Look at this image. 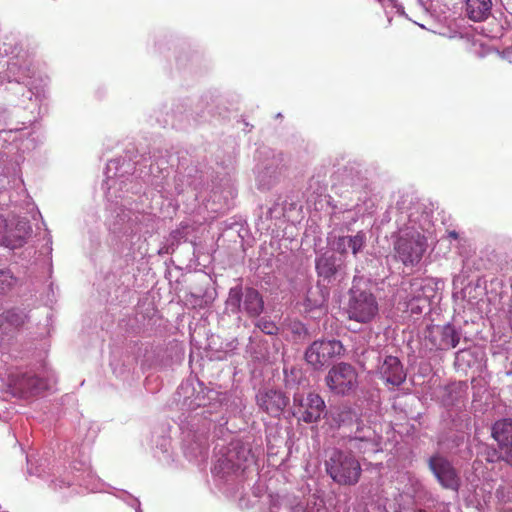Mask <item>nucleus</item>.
Returning <instances> with one entry per match:
<instances>
[{
  "label": "nucleus",
  "instance_id": "28",
  "mask_svg": "<svg viewBox=\"0 0 512 512\" xmlns=\"http://www.w3.org/2000/svg\"><path fill=\"white\" fill-rule=\"evenodd\" d=\"M238 347L237 340H231L226 343L225 348L218 351V356L216 357L218 360L226 359L229 355H231Z\"/></svg>",
  "mask_w": 512,
  "mask_h": 512
},
{
  "label": "nucleus",
  "instance_id": "9",
  "mask_svg": "<svg viewBox=\"0 0 512 512\" xmlns=\"http://www.w3.org/2000/svg\"><path fill=\"white\" fill-rule=\"evenodd\" d=\"M343 350V345L339 340H317L307 348L305 359L315 369H320L333 358L340 356Z\"/></svg>",
  "mask_w": 512,
  "mask_h": 512
},
{
  "label": "nucleus",
  "instance_id": "21",
  "mask_svg": "<svg viewBox=\"0 0 512 512\" xmlns=\"http://www.w3.org/2000/svg\"><path fill=\"white\" fill-rule=\"evenodd\" d=\"M435 332L440 336L439 343L435 344L437 349L448 350L458 345L460 334L454 326L447 324L443 327H438Z\"/></svg>",
  "mask_w": 512,
  "mask_h": 512
},
{
  "label": "nucleus",
  "instance_id": "6",
  "mask_svg": "<svg viewBox=\"0 0 512 512\" xmlns=\"http://www.w3.org/2000/svg\"><path fill=\"white\" fill-rule=\"evenodd\" d=\"M325 408L324 400L316 393L310 392L307 395L296 393L293 397V416L307 424L318 422Z\"/></svg>",
  "mask_w": 512,
  "mask_h": 512
},
{
  "label": "nucleus",
  "instance_id": "32",
  "mask_svg": "<svg viewBox=\"0 0 512 512\" xmlns=\"http://www.w3.org/2000/svg\"><path fill=\"white\" fill-rule=\"evenodd\" d=\"M113 230H114V232H120L123 230V228L121 227L120 223H114Z\"/></svg>",
  "mask_w": 512,
  "mask_h": 512
},
{
  "label": "nucleus",
  "instance_id": "30",
  "mask_svg": "<svg viewBox=\"0 0 512 512\" xmlns=\"http://www.w3.org/2000/svg\"><path fill=\"white\" fill-rule=\"evenodd\" d=\"M131 506L135 507L136 512H142L141 507H140V502L138 499H136V498L131 499Z\"/></svg>",
  "mask_w": 512,
  "mask_h": 512
},
{
  "label": "nucleus",
  "instance_id": "33",
  "mask_svg": "<svg viewBox=\"0 0 512 512\" xmlns=\"http://www.w3.org/2000/svg\"><path fill=\"white\" fill-rule=\"evenodd\" d=\"M448 236L452 239H457L458 238V233L456 231H450L448 233Z\"/></svg>",
  "mask_w": 512,
  "mask_h": 512
},
{
  "label": "nucleus",
  "instance_id": "19",
  "mask_svg": "<svg viewBox=\"0 0 512 512\" xmlns=\"http://www.w3.org/2000/svg\"><path fill=\"white\" fill-rule=\"evenodd\" d=\"M350 446L363 453L377 452L378 441L375 431L369 427H357L353 438L350 439Z\"/></svg>",
  "mask_w": 512,
  "mask_h": 512
},
{
  "label": "nucleus",
  "instance_id": "36",
  "mask_svg": "<svg viewBox=\"0 0 512 512\" xmlns=\"http://www.w3.org/2000/svg\"><path fill=\"white\" fill-rule=\"evenodd\" d=\"M125 215L123 217H120V221H124Z\"/></svg>",
  "mask_w": 512,
  "mask_h": 512
},
{
  "label": "nucleus",
  "instance_id": "22",
  "mask_svg": "<svg viewBox=\"0 0 512 512\" xmlns=\"http://www.w3.org/2000/svg\"><path fill=\"white\" fill-rule=\"evenodd\" d=\"M288 512H335V508L331 502L327 504L323 499H315L312 505L308 503L305 507L298 504Z\"/></svg>",
  "mask_w": 512,
  "mask_h": 512
},
{
  "label": "nucleus",
  "instance_id": "1",
  "mask_svg": "<svg viewBox=\"0 0 512 512\" xmlns=\"http://www.w3.org/2000/svg\"><path fill=\"white\" fill-rule=\"evenodd\" d=\"M407 217L408 223L400 228L393 248L397 260L405 266L413 267L421 261L427 249V238L422 231L430 220L429 214L422 212L419 205L410 208Z\"/></svg>",
  "mask_w": 512,
  "mask_h": 512
},
{
  "label": "nucleus",
  "instance_id": "8",
  "mask_svg": "<svg viewBox=\"0 0 512 512\" xmlns=\"http://www.w3.org/2000/svg\"><path fill=\"white\" fill-rule=\"evenodd\" d=\"M326 384L337 395H348L357 386V372L347 363L334 365L326 375Z\"/></svg>",
  "mask_w": 512,
  "mask_h": 512
},
{
  "label": "nucleus",
  "instance_id": "24",
  "mask_svg": "<svg viewBox=\"0 0 512 512\" xmlns=\"http://www.w3.org/2000/svg\"><path fill=\"white\" fill-rule=\"evenodd\" d=\"M80 466L81 467L78 468L76 466V464L73 465V469L74 470H76V471L83 470L80 475H76L75 476V478L73 480V483H77L79 485H87L86 476L87 477L91 476V471H90V468H89V463L84 461V462L80 463Z\"/></svg>",
  "mask_w": 512,
  "mask_h": 512
},
{
  "label": "nucleus",
  "instance_id": "7",
  "mask_svg": "<svg viewBox=\"0 0 512 512\" xmlns=\"http://www.w3.org/2000/svg\"><path fill=\"white\" fill-rule=\"evenodd\" d=\"M260 154L264 155V159L258 163L256 168L257 186L261 190H269L279 179L283 157L269 149L260 151Z\"/></svg>",
  "mask_w": 512,
  "mask_h": 512
},
{
  "label": "nucleus",
  "instance_id": "16",
  "mask_svg": "<svg viewBox=\"0 0 512 512\" xmlns=\"http://www.w3.org/2000/svg\"><path fill=\"white\" fill-rule=\"evenodd\" d=\"M378 372L386 383L393 386L401 385L406 379V372L400 360L395 356H385L378 365Z\"/></svg>",
  "mask_w": 512,
  "mask_h": 512
},
{
  "label": "nucleus",
  "instance_id": "31",
  "mask_svg": "<svg viewBox=\"0 0 512 512\" xmlns=\"http://www.w3.org/2000/svg\"><path fill=\"white\" fill-rule=\"evenodd\" d=\"M414 512H432V511L419 509V510H415ZM437 512H448V508L445 505L441 504V505H439Z\"/></svg>",
  "mask_w": 512,
  "mask_h": 512
},
{
  "label": "nucleus",
  "instance_id": "29",
  "mask_svg": "<svg viewBox=\"0 0 512 512\" xmlns=\"http://www.w3.org/2000/svg\"><path fill=\"white\" fill-rule=\"evenodd\" d=\"M290 329L294 334L302 335L306 334V329L301 322L294 321L290 324Z\"/></svg>",
  "mask_w": 512,
  "mask_h": 512
},
{
  "label": "nucleus",
  "instance_id": "15",
  "mask_svg": "<svg viewBox=\"0 0 512 512\" xmlns=\"http://www.w3.org/2000/svg\"><path fill=\"white\" fill-rule=\"evenodd\" d=\"M259 408L272 417H279L289 403V398L280 390H263L256 395Z\"/></svg>",
  "mask_w": 512,
  "mask_h": 512
},
{
  "label": "nucleus",
  "instance_id": "12",
  "mask_svg": "<svg viewBox=\"0 0 512 512\" xmlns=\"http://www.w3.org/2000/svg\"><path fill=\"white\" fill-rule=\"evenodd\" d=\"M9 390L15 397L28 398L40 394L47 389L44 379L31 374H11L9 377Z\"/></svg>",
  "mask_w": 512,
  "mask_h": 512
},
{
  "label": "nucleus",
  "instance_id": "35",
  "mask_svg": "<svg viewBox=\"0 0 512 512\" xmlns=\"http://www.w3.org/2000/svg\"><path fill=\"white\" fill-rule=\"evenodd\" d=\"M14 80H15L16 82H21L23 79L19 77V78H15Z\"/></svg>",
  "mask_w": 512,
  "mask_h": 512
},
{
  "label": "nucleus",
  "instance_id": "34",
  "mask_svg": "<svg viewBox=\"0 0 512 512\" xmlns=\"http://www.w3.org/2000/svg\"><path fill=\"white\" fill-rule=\"evenodd\" d=\"M15 65H16L15 63L9 64V67H8L9 72H12L13 68L15 67Z\"/></svg>",
  "mask_w": 512,
  "mask_h": 512
},
{
  "label": "nucleus",
  "instance_id": "11",
  "mask_svg": "<svg viewBox=\"0 0 512 512\" xmlns=\"http://www.w3.org/2000/svg\"><path fill=\"white\" fill-rule=\"evenodd\" d=\"M428 466L438 483L444 488L457 491L460 487V477L452 463L440 454L429 458Z\"/></svg>",
  "mask_w": 512,
  "mask_h": 512
},
{
  "label": "nucleus",
  "instance_id": "25",
  "mask_svg": "<svg viewBox=\"0 0 512 512\" xmlns=\"http://www.w3.org/2000/svg\"><path fill=\"white\" fill-rule=\"evenodd\" d=\"M256 327H258L263 333L267 335H275L278 332V327L275 323L269 319L261 318L256 322Z\"/></svg>",
  "mask_w": 512,
  "mask_h": 512
},
{
  "label": "nucleus",
  "instance_id": "10",
  "mask_svg": "<svg viewBox=\"0 0 512 512\" xmlns=\"http://www.w3.org/2000/svg\"><path fill=\"white\" fill-rule=\"evenodd\" d=\"M315 268L318 277L328 284L334 281L341 282L347 275L344 260L331 252H325L316 257Z\"/></svg>",
  "mask_w": 512,
  "mask_h": 512
},
{
  "label": "nucleus",
  "instance_id": "2",
  "mask_svg": "<svg viewBox=\"0 0 512 512\" xmlns=\"http://www.w3.org/2000/svg\"><path fill=\"white\" fill-rule=\"evenodd\" d=\"M345 311L349 320L361 324L372 322L378 314L377 298L371 291L370 282L362 276L355 275L353 278Z\"/></svg>",
  "mask_w": 512,
  "mask_h": 512
},
{
  "label": "nucleus",
  "instance_id": "27",
  "mask_svg": "<svg viewBox=\"0 0 512 512\" xmlns=\"http://www.w3.org/2000/svg\"><path fill=\"white\" fill-rule=\"evenodd\" d=\"M483 454L485 456V460L487 462H489V463H494V462H497L499 460L503 461V453H502V451L499 448L497 450L495 448H491V447L486 446L485 449H484Z\"/></svg>",
  "mask_w": 512,
  "mask_h": 512
},
{
  "label": "nucleus",
  "instance_id": "14",
  "mask_svg": "<svg viewBox=\"0 0 512 512\" xmlns=\"http://www.w3.org/2000/svg\"><path fill=\"white\" fill-rule=\"evenodd\" d=\"M491 436L503 453V461L512 466V418L497 420L491 427Z\"/></svg>",
  "mask_w": 512,
  "mask_h": 512
},
{
  "label": "nucleus",
  "instance_id": "13",
  "mask_svg": "<svg viewBox=\"0 0 512 512\" xmlns=\"http://www.w3.org/2000/svg\"><path fill=\"white\" fill-rule=\"evenodd\" d=\"M30 232L31 227L27 221H18L12 227L0 215V246L9 249L20 248L26 243Z\"/></svg>",
  "mask_w": 512,
  "mask_h": 512
},
{
  "label": "nucleus",
  "instance_id": "20",
  "mask_svg": "<svg viewBox=\"0 0 512 512\" xmlns=\"http://www.w3.org/2000/svg\"><path fill=\"white\" fill-rule=\"evenodd\" d=\"M492 0H466L468 17L473 21H483L491 13Z\"/></svg>",
  "mask_w": 512,
  "mask_h": 512
},
{
  "label": "nucleus",
  "instance_id": "26",
  "mask_svg": "<svg viewBox=\"0 0 512 512\" xmlns=\"http://www.w3.org/2000/svg\"><path fill=\"white\" fill-rule=\"evenodd\" d=\"M358 512H387L386 506L381 499L371 500L363 507H360Z\"/></svg>",
  "mask_w": 512,
  "mask_h": 512
},
{
  "label": "nucleus",
  "instance_id": "3",
  "mask_svg": "<svg viewBox=\"0 0 512 512\" xmlns=\"http://www.w3.org/2000/svg\"><path fill=\"white\" fill-rule=\"evenodd\" d=\"M325 468L327 474L339 485H355L362 472L359 461L351 453L338 449L331 451Z\"/></svg>",
  "mask_w": 512,
  "mask_h": 512
},
{
  "label": "nucleus",
  "instance_id": "23",
  "mask_svg": "<svg viewBox=\"0 0 512 512\" xmlns=\"http://www.w3.org/2000/svg\"><path fill=\"white\" fill-rule=\"evenodd\" d=\"M15 284L16 278L11 270L7 268L0 269V295H5L11 291Z\"/></svg>",
  "mask_w": 512,
  "mask_h": 512
},
{
  "label": "nucleus",
  "instance_id": "4",
  "mask_svg": "<svg viewBox=\"0 0 512 512\" xmlns=\"http://www.w3.org/2000/svg\"><path fill=\"white\" fill-rule=\"evenodd\" d=\"M226 305L232 312H244L249 317L256 318L264 310V301L258 290L236 286L230 289Z\"/></svg>",
  "mask_w": 512,
  "mask_h": 512
},
{
  "label": "nucleus",
  "instance_id": "5",
  "mask_svg": "<svg viewBox=\"0 0 512 512\" xmlns=\"http://www.w3.org/2000/svg\"><path fill=\"white\" fill-rule=\"evenodd\" d=\"M250 461H252L250 450L240 443H233L218 459L213 472L221 478H227L232 474L244 472Z\"/></svg>",
  "mask_w": 512,
  "mask_h": 512
},
{
  "label": "nucleus",
  "instance_id": "18",
  "mask_svg": "<svg viewBox=\"0 0 512 512\" xmlns=\"http://www.w3.org/2000/svg\"><path fill=\"white\" fill-rule=\"evenodd\" d=\"M367 245V236L364 231H358L354 235L339 236L334 242L335 250L342 256L351 251L356 258Z\"/></svg>",
  "mask_w": 512,
  "mask_h": 512
},
{
  "label": "nucleus",
  "instance_id": "17",
  "mask_svg": "<svg viewBox=\"0 0 512 512\" xmlns=\"http://www.w3.org/2000/svg\"><path fill=\"white\" fill-rule=\"evenodd\" d=\"M29 321L25 309L12 307L0 314V335H10L19 331Z\"/></svg>",
  "mask_w": 512,
  "mask_h": 512
}]
</instances>
